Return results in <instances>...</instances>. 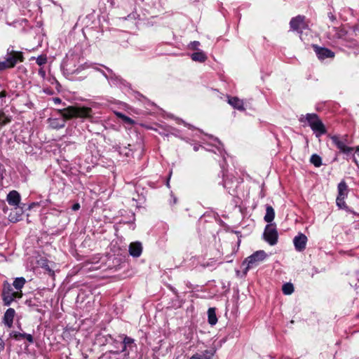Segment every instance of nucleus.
I'll use <instances>...</instances> for the list:
<instances>
[{"label": "nucleus", "mask_w": 359, "mask_h": 359, "mask_svg": "<svg viewBox=\"0 0 359 359\" xmlns=\"http://www.w3.org/2000/svg\"><path fill=\"white\" fill-rule=\"evenodd\" d=\"M307 241V237L304 233H299L293 239L295 250L299 252L304 250Z\"/></svg>", "instance_id": "9b49d317"}, {"label": "nucleus", "mask_w": 359, "mask_h": 359, "mask_svg": "<svg viewBox=\"0 0 359 359\" xmlns=\"http://www.w3.org/2000/svg\"><path fill=\"white\" fill-rule=\"evenodd\" d=\"M305 18L302 15H298L296 18H293L290 22V27L294 31L302 32V31L307 27L304 22Z\"/></svg>", "instance_id": "9d476101"}, {"label": "nucleus", "mask_w": 359, "mask_h": 359, "mask_svg": "<svg viewBox=\"0 0 359 359\" xmlns=\"http://www.w3.org/2000/svg\"><path fill=\"white\" fill-rule=\"evenodd\" d=\"M345 198H341V197H339L337 196V199H336V203H337V206H339L340 208H344L346 207V203L344 201Z\"/></svg>", "instance_id": "cd10ccee"}, {"label": "nucleus", "mask_w": 359, "mask_h": 359, "mask_svg": "<svg viewBox=\"0 0 359 359\" xmlns=\"http://www.w3.org/2000/svg\"><path fill=\"white\" fill-rule=\"evenodd\" d=\"M34 205H36V203H32L29 206V208H32V207H34Z\"/></svg>", "instance_id": "ea45409f"}, {"label": "nucleus", "mask_w": 359, "mask_h": 359, "mask_svg": "<svg viewBox=\"0 0 359 359\" xmlns=\"http://www.w3.org/2000/svg\"><path fill=\"white\" fill-rule=\"evenodd\" d=\"M80 208V205L79 203H75L72 206V210L76 211L78 210Z\"/></svg>", "instance_id": "c9c22d12"}, {"label": "nucleus", "mask_w": 359, "mask_h": 359, "mask_svg": "<svg viewBox=\"0 0 359 359\" xmlns=\"http://www.w3.org/2000/svg\"><path fill=\"white\" fill-rule=\"evenodd\" d=\"M208 323L214 325L217 322V318L215 313V309L214 308H210L208 311Z\"/></svg>", "instance_id": "aec40b11"}, {"label": "nucleus", "mask_w": 359, "mask_h": 359, "mask_svg": "<svg viewBox=\"0 0 359 359\" xmlns=\"http://www.w3.org/2000/svg\"><path fill=\"white\" fill-rule=\"evenodd\" d=\"M60 116L59 118H50L48 122L50 126L54 129H59L65 127L66 119L72 118H81L94 121V116L92 108L85 106H71L62 110H59Z\"/></svg>", "instance_id": "f257e3e1"}, {"label": "nucleus", "mask_w": 359, "mask_h": 359, "mask_svg": "<svg viewBox=\"0 0 359 359\" xmlns=\"http://www.w3.org/2000/svg\"><path fill=\"white\" fill-rule=\"evenodd\" d=\"M313 48L317 57L320 60L334 57V53L327 48L320 47L317 45H313Z\"/></svg>", "instance_id": "1a4fd4ad"}, {"label": "nucleus", "mask_w": 359, "mask_h": 359, "mask_svg": "<svg viewBox=\"0 0 359 359\" xmlns=\"http://www.w3.org/2000/svg\"><path fill=\"white\" fill-rule=\"evenodd\" d=\"M304 120L307 121L317 137H320L327 133L325 125L316 114H307L299 119L301 122H303Z\"/></svg>", "instance_id": "f03ea898"}, {"label": "nucleus", "mask_w": 359, "mask_h": 359, "mask_svg": "<svg viewBox=\"0 0 359 359\" xmlns=\"http://www.w3.org/2000/svg\"><path fill=\"white\" fill-rule=\"evenodd\" d=\"M11 118L6 116L4 113L0 114V124L4 126L11 122Z\"/></svg>", "instance_id": "a878e982"}, {"label": "nucleus", "mask_w": 359, "mask_h": 359, "mask_svg": "<svg viewBox=\"0 0 359 359\" xmlns=\"http://www.w3.org/2000/svg\"><path fill=\"white\" fill-rule=\"evenodd\" d=\"M264 240L271 245H274L278 241V232L273 224H267L264 232Z\"/></svg>", "instance_id": "0eeeda50"}, {"label": "nucleus", "mask_w": 359, "mask_h": 359, "mask_svg": "<svg viewBox=\"0 0 359 359\" xmlns=\"http://www.w3.org/2000/svg\"><path fill=\"white\" fill-rule=\"evenodd\" d=\"M266 257V254L264 250H258L252 255L247 257L243 263V265H246L245 272L248 271L250 269L257 266Z\"/></svg>", "instance_id": "20e7f679"}, {"label": "nucleus", "mask_w": 359, "mask_h": 359, "mask_svg": "<svg viewBox=\"0 0 359 359\" xmlns=\"http://www.w3.org/2000/svg\"><path fill=\"white\" fill-rule=\"evenodd\" d=\"M355 152L357 153V154L359 156V146H358L356 148H355Z\"/></svg>", "instance_id": "58836bf2"}, {"label": "nucleus", "mask_w": 359, "mask_h": 359, "mask_svg": "<svg viewBox=\"0 0 359 359\" xmlns=\"http://www.w3.org/2000/svg\"><path fill=\"white\" fill-rule=\"evenodd\" d=\"M10 217H11V221L15 222V221H18V218H14V217H13V216H12V215H11V214L10 215Z\"/></svg>", "instance_id": "e433bc0d"}, {"label": "nucleus", "mask_w": 359, "mask_h": 359, "mask_svg": "<svg viewBox=\"0 0 359 359\" xmlns=\"http://www.w3.org/2000/svg\"><path fill=\"white\" fill-rule=\"evenodd\" d=\"M118 353L119 351L118 350L114 351H109L102 355L99 359H118Z\"/></svg>", "instance_id": "4be33fe9"}, {"label": "nucleus", "mask_w": 359, "mask_h": 359, "mask_svg": "<svg viewBox=\"0 0 359 359\" xmlns=\"http://www.w3.org/2000/svg\"><path fill=\"white\" fill-rule=\"evenodd\" d=\"M47 62V58H46V56L45 55H39L37 58H36V63L39 65V66H42L43 65L46 64Z\"/></svg>", "instance_id": "c756f323"}, {"label": "nucleus", "mask_w": 359, "mask_h": 359, "mask_svg": "<svg viewBox=\"0 0 359 359\" xmlns=\"http://www.w3.org/2000/svg\"><path fill=\"white\" fill-rule=\"evenodd\" d=\"M338 196L341 198H346L348 196V186L344 181H341L337 187Z\"/></svg>", "instance_id": "dca6fc26"}, {"label": "nucleus", "mask_w": 359, "mask_h": 359, "mask_svg": "<svg viewBox=\"0 0 359 359\" xmlns=\"http://www.w3.org/2000/svg\"><path fill=\"white\" fill-rule=\"evenodd\" d=\"M213 353L210 351H205L204 352L196 353L191 357L190 359H212Z\"/></svg>", "instance_id": "a211bd4d"}, {"label": "nucleus", "mask_w": 359, "mask_h": 359, "mask_svg": "<svg viewBox=\"0 0 359 359\" xmlns=\"http://www.w3.org/2000/svg\"><path fill=\"white\" fill-rule=\"evenodd\" d=\"M18 337H20L21 338H25L28 341H29L31 343L33 342V337L30 334H26V333L21 334V333H20L19 334L15 335L16 338H18Z\"/></svg>", "instance_id": "c85d7f7f"}, {"label": "nucleus", "mask_w": 359, "mask_h": 359, "mask_svg": "<svg viewBox=\"0 0 359 359\" xmlns=\"http://www.w3.org/2000/svg\"><path fill=\"white\" fill-rule=\"evenodd\" d=\"M224 186L226 189H231V187L229 186V181L228 180H224Z\"/></svg>", "instance_id": "72a5a7b5"}, {"label": "nucleus", "mask_w": 359, "mask_h": 359, "mask_svg": "<svg viewBox=\"0 0 359 359\" xmlns=\"http://www.w3.org/2000/svg\"><path fill=\"white\" fill-rule=\"evenodd\" d=\"M7 95V93L5 90H2L1 92H0V99H3L4 97H6Z\"/></svg>", "instance_id": "f704fd0d"}, {"label": "nucleus", "mask_w": 359, "mask_h": 359, "mask_svg": "<svg viewBox=\"0 0 359 359\" xmlns=\"http://www.w3.org/2000/svg\"><path fill=\"white\" fill-rule=\"evenodd\" d=\"M54 101L55 103H60L61 100L60 98H54Z\"/></svg>", "instance_id": "4c0bfd02"}, {"label": "nucleus", "mask_w": 359, "mask_h": 359, "mask_svg": "<svg viewBox=\"0 0 359 359\" xmlns=\"http://www.w3.org/2000/svg\"><path fill=\"white\" fill-rule=\"evenodd\" d=\"M211 138L214 142V145L217 147L220 154L222 155V144L218 140V139L212 137Z\"/></svg>", "instance_id": "bb28decb"}, {"label": "nucleus", "mask_w": 359, "mask_h": 359, "mask_svg": "<svg viewBox=\"0 0 359 359\" xmlns=\"http://www.w3.org/2000/svg\"><path fill=\"white\" fill-rule=\"evenodd\" d=\"M228 103L230 105H231L233 108L239 111L245 110L243 100L239 99L237 97H229Z\"/></svg>", "instance_id": "4468645a"}, {"label": "nucleus", "mask_w": 359, "mask_h": 359, "mask_svg": "<svg viewBox=\"0 0 359 359\" xmlns=\"http://www.w3.org/2000/svg\"><path fill=\"white\" fill-rule=\"evenodd\" d=\"M282 290L286 295L291 294L294 292V287L292 283H285L283 285Z\"/></svg>", "instance_id": "b1692460"}, {"label": "nucleus", "mask_w": 359, "mask_h": 359, "mask_svg": "<svg viewBox=\"0 0 359 359\" xmlns=\"http://www.w3.org/2000/svg\"><path fill=\"white\" fill-rule=\"evenodd\" d=\"M22 292H14L11 285L8 283H5L3 290V300L6 306H9L16 298L22 297Z\"/></svg>", "instance_id": "39448f33"}, {"label": "nucleus", "mask_w": 359, "mask_h": 359, "mask_svg": "<svg viewBox=\"0 0 359 359\" xmlns=\"http://www.w3.org/2000/svg\"><path fill=\"white\" fill-rule=\"evenodd\" d=\"M118 116L122 118V120L126 123H128V124H133L134 123V121L133 119H131L130 117L128 116H126L122 114H118Z\"/></svg>", "instance_id": "7c9ffc66"}, {"label": "nucleus", "mask_w": 359, "mask_h": 359, "mask_svg": "<svg viewBox=\"0 0 359 359\" xmlns=\"http://www.w3.org/2000/svg\"><path fill=\"white\" fill-rule=\"evenodd\" d=\"M310 162L316 167L318 168L322 165V158L318 154H313L311 156Z\"/></svg>", "instance_id": "5701e85b"}, {"label": "nucleus", "mask_w": 359, "mask_h": 359, "mask_svg": "<svg viewBox=\"0 0 359 359\" xmlns=\"http://www.w3.org/2000/svg\"><path fill=\"white\" fill-rule=\"evenodd\" d=\"M39 74L41 76V78L44 79L46 77V71L43 68H40L39 69Z\"/></svg>", "instance_id": "473e14b6"}, {"label": "nucleus", "mask_w": 359, "mask_h": 359, "mask_svg": "<svg viewBox=\"0 0 359 359\" xmlns=\"http://www.w3.org/2000/svg\"><path fill=\"white\" fill-rule=\"evenodd\" d=\"M275 217V211L272 206L267 205L266 207V214L264 216V221L271 223Z\"/></svg>", "instance_id": "f3484780"}, {"label": "nucleus", "mask_w": 359, "mask_h": 359, "mask_svg": "<svg viewBox=\"0 0 359 359\" xmlns=\"http://www.w3.org/2000/svg\"><path fill=\"white\" fill-rule=\"evenodd\" d=\"M142 251V244L139 242L130 243L129 246L130 255L134 257H138L141 255Z\"/></svg>", "instance_id": "ddd939ff"}, {"label": "nucleus", "mask_w": 359, "mask_h": 359, "mask_svg": "<svg viewBox=\"0 0 359 359\" xmlns=\"http://www.w3.org/2000/svg\"><path fill=\"white\" fill-rule=\"evenodd\" d=\"M191 57L194 61L200 62H203L207 59V56L203 51H198V52L194 53Z\"/></svg>", "instance_id": "6ab92c4d"}, {"label": "nucleus", "mask_w": 359, "mask_h": 359, "mask_svg": "<svg viewBox=\"0 0 359 359\" xmlns=\"http://www.w3.org/2000/svg\"><path fill=\"white\" fill-rule=\"evenodd\" d=\"M25 283L26 280L24 278H16L13 281V285L18 292H22L21 289L24 287Z\"/></svg>", "instance_id": "412c9836"}, {"label": "nucleus", "mask_w": 359, "mask_h": 359, "mask_svg": "<svg viewBox=\"0 0 359 359\" xmlns=\"http://www.w3.org/2000/svg\"><path fill=\"white\" fill-rule=\"evenodd\" d=\"M199 44H200V43L198 41H192L189 44V48L191 49L197 50Z\"/></svg>", "instance_id": "2f4dec72"}, {"label": "nucleus", "mask_w": 359, "mask_h": 359, "mask_svg": "<svg viewBox=\"0 0 359 359\" xmlns=\"http://www.w3.org/2000/svg\"><path fill=\"white\" fill-rule=\"evenodd\" d=\"M13 67L11 63L8 62L6 59L3 61H0V72L4 71L8 69H11Z\"/></svg>", "instance_id": "393cba45"}, {"label": "nucleus", "mask_w": 359, "mask_h": 359, "mask_svg": "<svg viewBox=\"0 0 359 359\" xmlns=\"http://www.w3.org/2000/svg\"><path fill=\"white\" fill-rule=\"evenodd\" d=\"M5 59L14 67L18 62L24 60L23 53L21 51L14 50L13 47H9L7 49Z\"/></svg>", "instance_id": "6e6552de"}, {"label": "nucleus", "mask_w": 359, "mask_h": 359, "mask_svg": "<svg viewBox=\"0 0 359 359\" xmlns=\"http://www.w3.org/2000/svg\"><path fill=\"white\" fill-rule=\"evenodd\" d=\"M121 350H118L119 353H124L126 358H129L130 353H135L137 351V345L135 340L129 337L124 336L123 341L120 343Z\"/></svg>", "instance_id": "423d86ee"}, {"label": "nucleus", "mask_w": 359, "mask_h": 359, "mask_svg": "<svg viewBox=\"0 0 359 359\" xmlns=\"http://www.w3.org/2000/svg\"><path fill=\"white\" fill-rule=\"evenodd\" d=\"M194 150L197 151L198 150V147H194Z\"/></svg>", "instance_id": "a19ab883"}, {"label": "nucleus", "mask_w": 359, "mask_h": 359, "mask_svg": "<svg viewBox=\"0 0 359 359\" xmlns=\"http://www.w3.org/2000/svg\"><path fill=\"white\" fill-rule=\"evenodd\" d=\"M331 140L341 153H343L347 157L351 156L353 161L357 163V160L353 155L354 148L348 146L350 142L348 135H333L331 137Z\"/></svg>", "instance_id": "7ed1b4c3"}, {"label": "nucleus", "mask_w": 359, "mask_h": 359, "mask_svg": "<svg viewBox=\"0 0 359 359\" xmlns=\"http://www.w3.org/2000/svg\"><path fill=\"white\" fill-rule=\"evenodd\" d=\"M21 197L20 194L15 190L10 191L7 196L6 201L10 205L14 206L15 209L19 206Z\"/></svg>", "instance_id": "f8f14e48"}, {"label": "nucleus", "mask_w": 359, "mask_h": 359, "mask_svg": "<svg viewBox=\"0 0 359 359\" xmlns=\"http://www.w3.org/2000/svg\"><path fill=\"white\" fill-rule=\"evenodd\" d=\"M15 313V310L10 308L4 313V321L8 327H11L13 325Z\"/></svg>", "instance_id": "2eb2a0df"}]
</instances>
